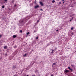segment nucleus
<instances>
[{
	"mask_svg": "<svg viewBox=\"0 0 76 76\" xmlns=\"http://www.w3.org/2000/svg\"><path fill=\"white\" fill-rule=\"evenodd\" d=\"M32 76H35V75H33Z\"/></svg>",
	"mask_w": 76,
	"mask_h": 76,
	"instance_id": "nucleus-39",
	"label": "nucleus"
},
{
	"mask_svg": "<svg viewBox=\"0 0 76 76\" xmlns=\"http://www.w3.org/2000/svg\"><path fill=\"white\" fill-rule=\"evenodd\" d=\"M28 0V1L29 0Z\"/></svg>",
	"mask_w": 76,
	"mask_h": 76,
	"instance_id": "nucleus-45",
	"label": "nucleus"
},
{
	"mask_svg": "<svg viewBox=\"0 0 76 76\" xmlns=\"http://www.w3.org/2000/svg\"><path fill=\"white\" fill-rule=\"evenodd\" d=\"M20 33H22V30H20Z\"/></svg>",
	"mask_w": 76,
	"mask_h": 76,
	"instance_id": "nucleus-18",
	"label": "nucleus"
},
{
	"mask_svg": "<svg viewBox=\"0 0 76 76\" xmlns=\"http://www.w3.org/2000/svg\"><path fill=\"white\" fill-rule=\"evenodd\" d=\"M4 49H7V46H4Z\"/></svg>",
	"mask_w": 76,
	"mask_h": 76,
	"instance_id": "nucleus-8",
	"label": "nucleus"
},
{
	"mask_svg": "<svg viewBox=\"0 0 76 76\" xmlns=\"http://www.w3.org/2000/svg\"><path fill=\"white\" fill-rule=\"evenodd\" d=\"M55 2V1L54 0H53L52 1V3H54Z\"/></svg>",
	"mask_w": 76,
	"mask_h": 76,
	"instance_id": "nucleus-23",
	"label": "nucleus"
},
{
	"mask_svg": "<svg viewBox=\"0 0 76 76\" xmlns=\"http://www.w3.org/2000/svg\"><path fill=\"white\" fill-rule=\"evenodd\" d=\"M63 4H64V2H63Z\"/></svg>",
	"mask_w": 76,
	"mask_h": 76,
	"instance_id": "nucleus-41",
	"label": "nucleus"
},
{
	"mask_svg": "<svg viewBox=\"0 0 76 76\" xmlns=\"http://www.w3.org/2000/svg\"><path fill=\"white\" fill-rule=\"evenodd\" d=\"M73 17H72V19H71L73 20Z\"/></svg>",
	"mask_w": 76,
	"mask_h": 76,
	"instance_id": "nucleus-35",
	"label": "nucleus"
},
{
	"mask_svg": "<svg viewBox=\"0 0 76 76\" xmlns=\"http://www.w3.org/2000/svg\"><path fill=\"white\" fill-rule=\"evenodd\" d=\"M72 20H71H71H70V21H72Z\"/></svg>",
	"mask_w": 76,
	"mask_h": 76,
	"instance_id": "nucleus-38",
	"label": "nucleus"
},
{
	"mask_svg": "<svg viewBox=\"0 0 76 76\" xmlns=\"http://www.w3.org/2000/svg\"><path fill=\"white\" fill-rule=\"evenodd\" d=\"M40 4L42 6H43V3H42V2H40Z\"/></svg>",
	"mask_w": 76,
	"mask_h": 76,
	"instance_id": "nucleus-9",
	"label": "nucleus"
},
{
	"mask_svg": "<svg viewBox=\"0 0 76 76\" xmlns=\"http://www.w3.org/2000/svg\"><path fill=\"white\" fill-rule=\"evenodd\" d=\"M13 76H17L16 75H14Z\"/></svg>",
	"mask_w": 76,
	"mask_h": 76,
	"instance_id": "nucleus-37",
	"label": "nucleus"
},
{
	"mask_svg": "<svg viewBox=\"0 0 76 76\" xmlns=\"http://www.w3.org/2000/svg\"><path fill=\"white\" fill-rule=\"evenodd\" d=\"M72 35H74V33H73V32L72 34H71Z\"/></svg>",
	"mask_w": 76,
	"mask_h": 76,
	"instance_id": "nucleus-24",
	"label": "nucleus"
},
{
	"mask_svg": "<svg viewBox=\"0 0 76 76\" xmlns=\"http://www.w3.org/2000/svg\"><path fill=\"white\" fill-rule=\"evenodd\" d=\"M70 70H71V71H73V69H72L71 68V69H70Z\"/></svg>",
	"mask_w": 76,
	"mask_h": 76,
	"instance_id": "nucleus-29",
	"label": "nucleus"
},
{
	"mask_svg": "<svg viewBox=\"0 0 76 76\" xmlns=\"http://www.w3.org/2000/svg\"><path fill=\"white\" fill-rule=\"evenodd\" d=\"M56 32H58V30H56Z\"/></svg>",
	"mask_w": 76,
	"mask_h": 76,
	"instance_id": "nucleus-34",
	"label": "nucleus"
},
{
	"mask_svg": "<svg viewBox=\"0 0 76 76\" xmlns=\"http://www.w3.org/2000/svg\"><path fill=\"white\" fill-rule=\"evenodd\" d=\"M39 22V20H38L37 21V23H38V22Z\"/></svg>",
	"mask_w": 76,
	"mask_h": 76,
	"instance_id": "nucleus-28",
	"label": "nucleus"
},
{
	"mask_svg": "<svg viewBox=\"0 0 76 76\" xmlns=\"http://www.w3.org/2000/svg\"><path fill=\"white\" fill-rule=\"evenodd\" d=\"M12 59L13 58L12 57V56H10L8 58V60H12Z\"/></svg>",
	"mask_w": 76,
	"mask_h": 76,
	"instance_id": "nucleus-2",
	"label": "nucleus"
},
{
	"mask_svg": "<svg viewBox=\"0 0 76 76\" xmlns=\"http://www.w3.org/2000/svg\"><path fill=\"white\" fill-rule=\"evenodd\" d=\"M51 50H52V51L51 52V54H53L55 52V50L53 49H51Z\"/></svg>",
	"mask_w": 76,
	"mask_h": 76,
	"instance_id": "nucleus-3",
	"label": "nucleus"
},
{
	"mask_svg": "<svg viewBox=\"0 0 76 76\" xmlns=\"http://www.w3.org/2000/svg\"><path fill=\"white\" fill-rule=\"evenodd\" d=\"M57 48H55V49L54 50H57Z\"/></svg>",
	"mask_w": 76,
	"mask_h": 76,
	"instance_id": "nucleus-19",
	"label": "nucleus"
},
{
	"mask_svg": "<svg viewBox=\"0 0 76 76\" xmlns=\"http://www.w3.org/2000/svg\"><path fill=\"white\" fill-rule=\"evenodd\" d=\"M7 52H6L4 54V56L5 57H7Z\"/></svg>",
	"mask_w": 76,
	"mask_h": 76,
	"instance_id": "nucleus-7",
	"label": "nucleus"
},
{
	"mask_svg": "<svg viewBox=\"0 0 76 76\" xmlns=\"http://www.w3.org/2000/svg\"><path fill=\"white\" fill-rule=\"evenodd\" d=\"M53 65H54L55 66H56V63H53Z\"/></svg>",
	"mask_w": 76,
	"mask_h": 76,
	"instance_id": "nucleus-14",
	"label": "nucleus"
},
{
	"mask_svg": "<svg viewBox=\"0 0 76 76\" xmlns=\"http://www.w3.org/2000/svg\"><path fill=\"white\" fill-rule=\"evenodd\" d=\"M48 75H47V74H46L45 76H47Z\"/></svg>",
	"mask_w": 76,
	"mask_h": 76,
	"instance_id": "nucleus-33",
	"label": "nucleus"
},
{
	"mask_svg": "<svg viewBox=\"0 0 76 76\" xmlns=\"http://www.w3.org/2000/svg\"><path fill=\"white\" fill-rule=\"evenodd\" d=\"M38 39V37H37L36 38V39Z\"/></svg>",
	"mask_w": 76,
	"mask_h": 76,
	"instance_id": "nucleus-26",
	"label": "nucleus"
},
{
	"mask_svg": "<svg viewBox=\"0 0 76 76\" xmlns=\"http://www.w3.org/2000/svg\"><path fill=\"white\" fill-rule=\"evenodd\" d=\"M71 66L72 67V69L75 70V66L73 65H71Z\"/></svg>",
	"mask_w": 76,
	"mask_h": 76,
	"instance_id": "nucleus-4",
	"label": "nucleus"
},
{
	"mask_svg": "<svg viewBox=\"0 0 76 76\" xmlns=\"http://www.w3.org/2000/svg\"><path fill=\"white\" fill-rule=\"evenodd\" d=\"M26 54H25V55H24V57H26Z\"/></svg>",
	"mask_w": 76,
	"mask_h": 76,
	"instance_id": "nucleus-25",
	"label": "nucleus"
},
{
	"mask_svg": "<svg viewBox=\"0 0 76 76\" xmlns=\"http://www.w3.org/2000/svg\"><path fill=\"white\" fill-rule=\"evenodd\" d=\"M60 4H61V3L60 2Z\"/></svg>",
	"mask_w": 76,
	"mask_h": 76,
	"instance_id": "nucleus-44",
	"label": "nucleus"
},
{
	"mask_svg": "<svg viewBox=\"0 0 76 76\" xmlns=\"http://www.w3.org/2000/svg\"><path fill=\"white\" fill-rule=\"evenodd\" d=\"M35 1H36V0H35Z\"/></svg>",
	"mask_w": 76,
	"mask_h": 76,
	"instance_id": "nucleus-46",
	"label": "nucleus"
},
{
	"mask_svg": "<svg viewBox=\"0 0 76 76\" xmlns=\"http://www.w3.org/2000/svg\"><path fill=\"white\" fill-rule=\"evenodd\" d=\"M51 76H54V75H51Z\"/></svg>",
	"mask_w": 76,
	"mask_h": 76,
	"instance_id": "nucleus-36",
	"label": "nucleus"
},
{
	"mask_svg": "<svg viewBox=\"0 0 76 76\" xmlns=\"http://www.w3.org/2000/svg\"><path fill=\"white\" fill-rule=\"evenodd\" d=\"M1 37H2V35L1 34H0V38H1Z\"/></svg>",
	"mask_w": 76,
	"mask_h": 76,
	"instance_id": "nucleus-15",
	"label": "nucleus"
},
{
	"mask_svg": "<svg viewBox=\"0 0 76 76\" xmlns=\"http://www.w3.org/2000/svg\"><path fill=\"white\" fill-rule=\"evenodd\" d=\"M9 10H10V8H9Z\"/></svg>",
	"mask_w": 76,
	"mask_h": 76,
	"instance_id": "nucleus-42",
	"label": "nucleus"
},
{
	"mask_svg": "<svg viewBox=\"0 0 76 76\" xmlns=\"http://www.w3.org/2000/svg\"><path fill=\"white\" fill-rule=\"evenodd\" d=\"M5 7H4V5H3L2 6V9H4V8Z\"/></svg>",
	"mask_w": 76,
	"mask_h": 76,
	"instance_id": "nucleus-12",
	"label": "nucleus"
},
{
	"mask_svg": "<svg viewBox=\"0 0 76 76\" xmlns=\"http://www.w3.org/2000/svg\"><path fill=\"white\" fill-rule=\"evenodd\" d=\"M16 4H15L14 5V7H16Z\"/></svg>",
	"mask_w": 76,
	"mask_h": 76,
	"instance_id": "nucleus-32",
	"label": "nucleus"
},
{
	"mask_svg": "<svg viewBox=\"0 0 76 76\" xmlns=\"http://www.w3.org/2000/svg\"><path fill=\"white\" fill-rule=\"evenodd\" d=\"M39 7V5H36L34 7L35 9H38Z\"/></svg>",
	"mask_w": 76,
	"mask_h": 76,
	"instance_id": "nucleus-5",
	"label": "nucleus"
},
{
	"mask_svg": "<svg viewBox=\"0 0 76 76\" xmlns=\"http://www.w3.org/2000/svg\"><path fill=\"white\" fill-rule=\"evenodd\" d=\"M28 34H29V32H28V33H27L26 34L27 35H28Z\"/></svg>",
	"mask_w": 76,
	"mask_h": 76,
	"instance_id": "nucleus-22",
	"label": "nucleus"
},
{
	"mask_svg": "<svg viewBox=\"0 0 76 76\" xmlns=\"http://www.w3.org/2000/svg\"><path fill=\"white\" fill-rule=\"evenodd\" d=\"M37 69H36V70L34 71L35 73H37Z\"/></svg>",
	"mask_w": 76,
	"mask_h": 76,
	"instance_id": "nucleus-17",
	"label": "nucleus"
},
{
	"mask_svg": "<svg viewBox=\"0 0 76 76\" xmlns=\"http://www.w3.org/2000/svg\"><path fill=\"white\" fill-rule=\"evenodd\" d=\"M34 32H36V31H34Z\"/></svg>",
	"mask_w": 76,
	"mask_h": 76,
	"instance_id": "nucleus-40",
	"label": "nucleus"
},
{
	"mask_svg": "<svg viewBox=\"0 0 76 76\" xmlns=\"http://www.w3.org/2000/svg\"><path fill=\"white\" fill-rule=\"evenodd\" d=\"M73 27H72L71 28V30H73Z\"/></svg>",
	"mask_w": 76,
	"mask_h": 76,
	"instance_id": "nucleus-20",
	"label": "nucleus"
},
{
	"mask_svg": "<svg viewBox=\"0 0 76 76\" xmlns=\"http://www.w3.org/2000/svg\"><path fill=\"white\" fill-rule=\"evenodd\" d=\"M26 76V74H23V76Z\"/></svg>",
	"mask_w": 76,
	"mask_h": 76,
	"instance_id": "nucleus-27",
	"label": "nucleus"
},
{
	"mask_svg": "<svg viewBox=\"0 0 76 76\" xmlns=\"http://www.w3.org/2000/svg\"><path fill=\"white\" fill-rule=\"evenodd\" d=\"M4 1H5L4 2H3V3H6L7 2V0H4Z\"/></svg>",
	"mask_w": 76,
	"mask_h": 76,
	"instance_id": "nucleus-16",
	"label": "nucleus"
},
{
	"mask_svg": "<svg viewBox=\"0 0 76 76\" xmlns=\"http://www.w3.org/2000/svg\"><path fill=\"white\" fill-rule=\"evenodd\" d=\"M16 47H16V46H14V47H13V48H16Z\"/></svg>",
	"mask_w": 76,
	"mask_h": 76,
	"instance_id": "nucleus-13",
	"label": "nucleus"
},
{
	"mask_svg": "<svg viewBox=\"0 0 76 76\" xmlns=\"http://www.w3.org/2000/svg\"><path fill=\"white\" fill-rule=\"evenodd\" d=\"M27 76H29V75H27Z\"/></svg>",
	"mask_w": 76,
	"mask_h": 76,
	"instance_id": "nucleus-43",
	"label": "nucleus"
},
{
	"mask_svg": "<svg viewBox=\"0 0 76 76\" xmlns=\"http://www.w3.org/2000/svg\"><path fill=\"white\" fill-rule=\"evenodd\" d=\"M12 37L14 38H16V35H13Z\"/></svg>",
	"mask_w": 76,
	"mask_h": 76,
	"instance_id": "nucleus-10",
	"label": "nucleus"
},
{
	"mask_svg": "<svg viewBox=\"0 0 76 76\" xmlns=\"http://www.w3.org/2000/svg\"><path fill=\"white\" fill-rule=\"evenodd\" d=\"M12 68L13 69H16V66H13L12 67Z\"/></svg>",
	"mask_w": 76,
	"mask_h": 76,
	"instance_id": "nucleus-11",
	"label": "nucleus"
},
{
	"mask_svg": "<svg viewBox=\"0 0 76 76\" xmlns=\"http://www.w3.org/2000/svg\"><path fill=\"white\" fill-rule=\"evenodd\" d=\"M65 73H68V72H70L69 70H65Z\"/></svg>",
	"mask_w": 76,
	"mask_h": 76,
	"instance_id": "nucleus-6",
	"label": "nucleus"
},
{
	"mask_svg": "<svg viewBox=\"0 0 76 76\" xmlns=\"http://www.w3.org/2000/svg\"><path fill=\"white\" fill-rule=\"evenodd\" d=\"M40 10H41V11H43V10H42V9H40Z\"/></svg>",
	"mask_w": 76,
	"mask_h": 76,
	"instance_id": "nucleus-31",
	"label": "nucleus"
},
{
	"mask_svg": "<svg viewBox=\"0 0 76 76\" xmlns=\"http://www.w3.org/2000/svg\"><path fill=\"white\" fill-rule=\"evenodd\" d=\"M12 3H13L14 2V0H12Z\"/></svg>",
	"mask_w": 76,
	"mask_h": 76,
	"instance_id": "nucleus-30",
	"label": "nucleus"
},
{
	"mask_svg": "<svg viewBox=\"0 0 76 76\" xmlns=\"http://www.w3.org/2000/svg\"><path fill=\"white\" fill-rule=\"evenodd\" d=\"M68 69H69V70H70V69L71 68H70V66H69V67H68Z\"/></svg>",
	"mask_w": 76,
	"mask_h": 76,
	"instance_id": "nucleus-21",
	"label": "nucleus"
},
{
	"mask_svg": "<svg viewBox=\"0 0 76 76\" xmlns=\"http://www.w3.org/2000/svg\"><path fill=\"white\" fill-rule=\"evenodd\" d=\"M28 18V17H26V18H24L23 20H21L20 22L21 23H25L26 22H27Z\"/></svg>",
	"mask_w": 76,
	"mask_h": 76,
	"instance_id": "nucleus-1",
	"label": "nucleus"
}]
</instances>
